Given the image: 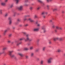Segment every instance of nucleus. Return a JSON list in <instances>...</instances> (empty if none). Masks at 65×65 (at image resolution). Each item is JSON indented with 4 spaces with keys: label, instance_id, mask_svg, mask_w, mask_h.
<instances>
[{
    "label": "nucleus",
    "instance_id": "16",
    "mask_svg": "<svg viewBox=\"0 0 65 65\" xmlns=\"http://www.w3.org/2000/svg\"><path fill=\"white\" fill-rule=\"evenodd\" d=\"M8 13H6L5 15V18H6L7 17H8Z\"/></svg>",
    "mask_w": 65,
    "mask_h": 65
},
{
    "label": "nucleus",
    "instance_id": "40",
    "mask_svg": "<svg viewBox=\"0 0 65 65\" xmlns=\"http://www.w3.org/2000/svg\"><path fill=\"white\" fill-rule=\"evenodd\" d=\"M63 38H60L59 39L60 40H62Z\"/></svg>",
    "mask_w": 65,
    "mask_h": 65
},
{
    "label": "nucleus",
    "instance_id": "36",
    "mask_svg": "<svg viewBox=\"0 0 65 65\" xmlns=\"http://www.w3.org/2000/svg\"><path fill=\"white\" fill-rule=\"evenodd\" d=\"M28 1H29V0H25V2L27 3V2H28Z\"/></svg>",
    "mask_w": 65,
    "mask_h": 65
},
{
    "label": "nucleus",
    "instance_id": "7",
    "mask_svg": "<svg viewBox=\"0 0 65 65\" xmlns=\"http://www.w3.org/2000/svg\"><path fill=\"white\" fill-rule=\"evenodd\" d=\"M45 28L44 27V26H43L42 27V29H43V30L44 33L46 32V30H45Z\"/></svg>",
    "mask_w": 65,
    "mask_h": 65
},
{
    "label": "nucleus",
    "instance_id": "46",
    "mask_svg": "<svg viewBox=\"0 0 65 65\" xmlns=\"http://www.w3.org/2000/svg\"><path fill=\"white\" fill-rule=\"evenodd\" d=\"M54 41H56V40H57L56 39V38H55L54 39Z\"/></svg>",
    "mask_w": 65,
    "mask_h": 65
},
{
    "label": "nucleus",
    "instance_id": "5",
    "mask_svg": "<svg viewBox=\"0 0 65 65\" xmlns=\"http://www.w3.org/2000/svg\"><path fill=\"white\" fill-rule=\"evenodd\" d=\"M17 8L19 10H22L23 9V6H21L18 7Z\"/></svg>",
    "mask_w": 65,
    "mask_h": 65
},
{
    "label": "nucleus",
    "instance_id": "13",
    "mask_svg": "<svg viewBox=\"0 0 65 65\" xmlns=\"http://www.w3.org/2000/svg\"><path fill=\"white\" fill-rule=\"evenodd\" d=\"M39 30V29L38 28H34V31H38Z\"/></svg>",
    "mask_w": 65,
    "mask_h": 65
},
{
    "label": "nucleus",
    "instance_id": "45",
    "mask_svg": "<svg viewBox=\"0 0 65 65\" xmlns=\"http://www.w3.org/2000/svg\"><path fill=\"white\" fill-rule=\"evenodd\" d=\"M37 60L38 61H39V58H37Z\"/></svg>",
    "mask_w": 65,
    "mask_h": 65
},
{
    "label": "nucleus",
    "instance_id": "22",
    "mask_svg": "<svg viewBox=\"0 0 65 65\" xmlns=\"http://www.w3.org/2000/svg\"><path fill=\"white\" fill-rule=\"evenodd\" d=\"M23 39H25V38H21L20 39V41H22V40H23Z\"/></svg>",
    "mask_w": 65,
    "mask_h": 65
},
{
    "label": "nucleus",
    "instance_id": "31",
    "mask_svg": "<svg viewBox=\"0 0 65 65\" xmlns=\"http://www.w3.org/2000/svg\"><path fill=\"white\" fill-rule=\"evenodd\" d=\"M34 53H31V56L32 57H33V56H34Z\"/></svg>",
    "mask_w": 65,
    "mask_h": 65
},
{
    "label": "nucleus",
    "instance_id": "52",
    "mask_svg": "<svg viewBox=\"0 0 65 65\" xmlns=\"http://www.w3.org/2000/svg\"><path fill=\"white\" fill-rule=\"evenodd\" d=\"M32 39H29V41H32Z\"/></svg>",
    "mask_w": 65,
    "mask_h": 65
},
{
    "label": "nucleus",
    "instance_id": "56",
    "mask_svg": "<svg viewBox=\"0 0 65 65\" xmlns=\"http://www.w3.org/2000/svg\"><path fill=\"white\" fill-rule=\"evenodd\" d=\"M39 41V40L38 39V40H37V42H38V41Z\"/></svg>",
    "mask_w": 65,
    "mask_h": 65
},
{
    "label": "nucleus",
    "instance_id": "29",
    "mask_svg": "<svg viewBox=\"0 0 65 65\" xmlns=\"http://www.w3.org/2000/svg\"><path fill=\"white\" fill-rule=\"evenodd\" d=\"M12 36V34H10L9 35V37H11Z\"/></svg>",
    "mask_w": 65,
    "mask_h": 65
},
{
    "label": "nucleus",
    "instance_id": "20",
    "mask_svg": "<svg viewBox=\"0 0 65 65\" xmlns=\"http://www.w3.org/2000/svg\"><path fill=\"white\" fill-rule=\"evenodd\" d=\"M61 52V50L60 49H59L57 50V52L58 53H60V52Z\"/></svg>",
    "mask_w": 65,
    "mask_h": 65
},
{
    "label": "nucleus",
    "instance_id": "30",
    "mask_svg": "<svg viewBox=\"0 0 65 65\" xmlns=\"http://www.w3.org/2000/svg\"><path fill=\"white\" fill-rule=\"evenodd\" d=\"M57 8H55V9H54L53 10L54 11H56V10H57Z\"/></svg>",
    "mask_w": 65,
    "mask_h": 65
},
{
    "label": "nucleus",
    "instance_id": "23",
    "mask_svg": "<svg viewBox=\"0 0 65 65\" xmlns=\"http://www.w3.org/2000/svg\"><path fill=\"white\" fill-rule=\"evenodd\" d=\"M43 63V61L41 60L40 62V64L41 65H42Z\"/></svg>",
    "mask_w": 65,
    "mask_h": 65
},
{
    "label": "nucleus",
    "instance_id": "44",
    "mask_svg": "<svg viewBox=\"0 0 65 65\" xmlns=\"http://www.w3.org/2000/svg\"><path fill=\"white\" fill-rule=\"evenodd\" d=\"M22 33H23V34H25V35L26 34V32H23Z\"/></svg>",
    "mask_w": 65,
    "mask_h": 65
},
{
    "label": "nucleus",
    "instance_id": "32",
    "mask_svg": "<svg viewBox=\"0 0 65 65\" xmlns=\"http://www.w3.org/2000/svg\"><path fill=\"white\" fill-rule=\"evenodd\" d=\"M29 9L30 10H32V9H33V7H30L29 8Z\"/></svg>",
    "mask_w": 65,
    "mask_h": 65
},
{
    "label": "nucleus",
    "instance_id": "39",
    "mask_svg": "<svg viewBox=\"0 0 65 65\" xmlns=\"http://www.w3.org/2000/svg\"><path fill=\"white\" fill-rule=\"evenodd\" d=\"M35 18H37V16L36 15H35Z\"/></svg>",
    "mask_w": 65,
    "mask_h": 65
},
{
    "label": "nucleus",
    "instance_id": "17",
    "mask_svg": "<svg viewBox=\"0 0 65 65\" xmlns=\"http://www.w3.org/2000/svg\"><path fill=\"white\" fill-rule=\"evenodd\" d=\"M24 50H25V51H27L28 50H29V48L28 47H25L24 48Z\"/></svg>",
    "mask_w": 65,
    "mask_h": 65
},
{
    "label": "nucleus",
    "instance_id": "50",
    "mask_svg": "<svg viewBox=\"0 0 65 65\" xmlns=\"http://www.w3.org/2000/svg\"><path fill=\"white\" fill-rule=\"evenodd\" d=\"M12 28L13 29H15V27H12Z\"/></svg>",
    "mask_w": 65,
    "mask_h": 65
},
{
    "label": "nucleus",
    "instance_id": "25",
    "mask_svg": "<svg viewBox=\"0 0 65 65\" xmlns=\"http://www.w3.org/2000/svg\"><path fill=\"white\" fill-rule=\"evenodd\" d=\"M21 43H22L21 42H20L19 43H18L17 44V46H19V45H20V44H21Z\"/></svg>",
    "mask_w": 65,
    "mask_h": 65
},
{
    "label": "nucleus",
    "instance_id": "48",
    "mask_svg": "<svg viewBox=\"0 0 65 65\" xmlns=\"http://www.w3.org/2000/svg\"><path fill=\"white\" fill-rule=\"evenodd\" d=\"M26 20H28V19H27L26 18H25V19H24V21H26Z\"/></svg>",
    "mask_w": 65,
    "mask_h": 65
},
{
    "label": "nucleus",
    "instance_id": "51",
    "mask_svg": "<svg viewBox=\"0 0 65 65\" xmlns=\"http://www.w3.org/2000/svg\"><path fill=\"white\" fill-rule=\"evenodd\" d=\"M51 43H52V42L50 41L49 42V44H51Z\"/></svg>",
    "mask_w": 65,
    "mask_h": 65
},
{
    "label": "nucleus",
    "instance_id": "28",
    "mask_svg": "<svg viewBox=\"0 0 65 65\" xmlns=\"http://www.w3.org/2000/svg\"><path fill=\"white\" fill-rule=\"evenodd\" d=\"M13 4H12L10 6V8H11L12 7H13Z\"/></svg>",
    "mask_w": 65,
    "mask_h": 65
},
{
    "label": "nucleus",
    "instance_id": "19",
    "mask_svg": "<svg viewBox=\"0 0 65 65\" xmlns=\"http://www.w3.org/2000/svg\"><path fill=\"white\" fill-rule=\"evenodd\" d=\"M45 48H46V47H43L42 48V50L43 51H45Z\"/></svg>",
    "mask_w": 65,
    "mask_h": 65
},
{
    "label": "nucleus",
    "instance_id": "34",
    "mask_svg": "<svg viewBox=\"0 0 65 65\" xmlns=\"http://www.w3.org/2000/svg\"><path fill=\"white\" fill-rule=\"evenodd\" d=\"M30 16L29 15H26L25 16V17H30Z\"/></svg>",
    "mask_w": 65,
    "mask_h": 65
},
{
    "label": "nucleus",
    "instance_id": "57",
    "mask_svg": "<svg viewBox=\"0 0 65 65\" xmlns=\"http://www.w3.org/2000/svg\"><path fill=\"white\" fill-rule=\"evenodd\" d=\"M0 13L1 14H2V11H1Z\"/></svg>",
    "mask_w": 65,
    "mask_h": 65
},
{
    "label": "nucleus",
    "instance_id": "9",
    "mask_svg": "<svg viewBox=\"0 0 65 65\" xmlns=\"http://www.w3.org/2000/svg\"><path fill=\"white\" fill-rule=\"evenodd\" d=\"M38 1L40 3H42L44 5V3L42 1H41V0H38Z\"/></svg>",
    "mask_w": 65,
    "mask_h": 65
},
{
    "label": "nucleus",
    "instance_id": "12",
    "mask_svg": "<svg viewBox=\"0 0 65 65\" xmlns=\"http://www.w3.org/2000/svg\"><path fill=\"white\" fill-rule=\"evenodd\" d=\"M18 55H19V56H20L21 57H23V54L20 53H18Z\"/></svg>",
    "mask_w": 65,
    "mask_h": 65
},
{
    "label": "nucleus",
    "instance_id": "35",
    "mask_svg": "<svg viewBox=\"0 0 65 65\" xmlns=\"http://www.w3.org/2000/svg\"><path fill=\"white\" fill-rule=\"evenodd\" d=\"M7 42L9 43H10V42H11V41L10 40H8L7 41Z\"/></svg>",
    "mask_w": 65,
    "mask_h": 65
},
{
    "label": "nucleus",
    "instance_id": "18",
    "mask_svg": "<svg viewBox=\"0 0 65 65\" xmlns=\"http://www.w3.org/2000/svg\"><path fill=\"white\" fill-rule=\"evenodd\" d=\"M60 27L58 26H56V28L57 29V30H59V28Z\"/></svg>",
    "mask_w": 65,
    "mask_h": 65
},
{
    "label": "nucleus",
    "instance_id": "63",
    "mask_svg": "<svg viewBox=\"0 0 65 65\" xmlns=\"http://www.w3.org/2000/svg\"><path fill=\"white\" fill-rule=\"evenodd\" d=\"M28 45H30V44H28Z\"/></svg>",
    "mask_w": 65,
    "mask_h": 65
},
{
    "label": "nucleus",
    "instance_id": "64",
    "mask_svg": "<svg viewBox=\"0 0 65 65\" xmlns=\"http://www.w3.org/2000/svg\"><path fill=\"white\" fill-rule=\"evenodd\" d=\"M4 65H6V64H4Z\"/></svg>",
    "mask_w": 65,
    "mask_h": 65
},
{
    "label": "nucleus",
    "instance_id": "58",
    "mask_svg": "<svg viewBox=\"0 0 65 65\" xmlns=\"http://www.w3.org/2000/svg\"><path fill=\"white\" fill-rule=\"evenodd\" d=\"M1 54H2V53L1 52H0V55H1Z\"/></svg>",
    "mask_w": 65,
    "mask_h": 65
},
{
    "label": "nucleus",
    "instance_id": "2",
    "mask_svg": "<svg viewBox=\"0 0 65 65\" xmlns=\"http://www.w3.org/2000/svg\"><path fill=\"white\" fill-rule=\"evenodd\" d=\"M53 59V58L52 57H50L47 60V63H52V60Z\"/></svg>",
    "mask_w": 65,
    "mask_h": 65
},
{
    "label": "nucleus",
    "instance_id": "59",
    "mask_svg": "<svg viewBox=\"0 0 65 65\" xmlns=\"http://www.w3.org/2000/svg\"><path fill=\"white\" fill-rule=\"evenodd\" d=\"M43 18H45V16H43Z\"/></svg>",
    "mask_w": 65,
    "mask_h": 65
},
{
    "label": "nucleus",
    "instance_id": "27",
    "mask_svg": "<svg viewBox=\"0 0 65 65\" xmlns=\"http://www.w3.org/2000/svg\"><path fill=\"white\" fill-rule=\"evenodd\" d=\"M24 26L25 27H27V26H28V24H24Z\"/></svg>",
    "mask_w": 65,
    "mask_h": 65
},
{
    "label": "nucleus",
    "instance_id": "62",
    "mask_svg": "<svg viewBox=\"0 0 65 65\" xmlns=\"http://www.w3.org/2000/svg\"><path fill=\"white\" fill-rule=\"evenodd\" d=\"M50 22H52V20H50Z\"/></svg>",
    "mask_w": 65,
    "mask_h": 65
},
{
    "label": "nucleus",
    "instance_id": "6",
    "mask_svg": "<svg viewBox=\"0 0 65 65\" xmlns=\"http://www.w3.org/2000/svg\"><path fill=\"white\" fill-rule=\"evenodd\" d=\"M28 21H29L30 22H31V23H33V22H34L35 21L34 20H32L31 18H29L28 19Z\"/></svg>",
    "mask_w": 65,
    "mask_h": 65
},
{
    "label": "nucleus",
    "instance_id": "26",
    "mask_svg": "<svg viewBox=\"0 0 65 65\" xmlns=\"http://www.w3.org/2000/svg\"><path fill=\"white\" fill-rule=\"evenodd\" d=\"M7 47H4L3 48V50L4 51L6 50H7Z\"/></svg>",
    "mask_w": 65,
    "mask_h": 65
},
{
    "label": "nucleus",
    "instance_id": "43",
    "mask_svg": "<svg viewBox=\"0 0 65 65\" xmlns=\"http://www.w3.org/2000/svg\"><path fill=\"white\" fill-rule=\"evenodd\" d=\"M1 53H2V54H4V53H5V51H3L2 52H1Z\"/></svg>",
    "mask_w": 65,
    "mask_h": 65
},
{
    "label": "nucleus",
    "instance_id": "8",
    "mask_svg": "<svg viewBox=\"0 0 65 65\" xmlns=\"http://www.w3.org/2000/svg\"><path fill=\"white\" fill-rule=\"evenodd\" d=\"M13 1H16V4H18L19 2V0H13Z\"/></svg>",
    "mask_w": 65,
    "mask_h": 65
},
{
    "label": "nucleus",
    "instance_id": "53",
    "mask_svg": "<svg viewBox=\"0 0 65 65\" xmlns=\"http://www.w3.org/2000/svg\"><path fill=\"white\" fill-rule=\"evenodd\" d=\"M62 13H64V11H62Z\"/></svg>",
    "mask_w": 65,
    "mask_h": 65
},
{
    "label": "nucleus",
    "instance_id": "61",
    "mask_svg": "<svg viewBox=\"0 0 65 65\" xmlns=\"http://www.w3.org/2000/svg\"><path fill=\"white\" fill-rule=\"evenodd\" d=\"M55 32H57V30H55Z\"/></svg>",
    "mask_w": 65,
    "mask_h": 65
},
{
    "label": "nucleus",
    "instance_id": "37",
    "mask_svg": "<svg viewBox=\"0 0 65 65\" xmlns=\"http://www.w3.org/2000/svg\"><path fill=\"white\" fill-rule=\"evenodd\" d=\"M59 30H62V28L61 27H59Z\"/></svg>",
    "mask_w": 65,
    "mask_h": 65
},
{
    "label": "nucleus",
    "instance_id": "15",
    "mask_svg": "<svg viewBox=\"0 0 65 65\" xmlns=\"http://www.w3.org/2000/svg\"><path fill=\"white\" fill-rule=\"evenodd\" d=\"M33 48H34L33 46H31L29 48V49L30 50H33Z\"/></svg>",
    "mask_w": 65,
    "mask_h": 65
},
{
    "label": "nucleus",
    "instance_id": "42",
    "mask_svg": "<svg viewBox=\"0 0 65 65\" xmlns=\"http://www.w3.org/2000/svg\"><path fill=\"white\" fill-rule=\"evenodd\" d=\"M55 27V25H53L52 26V27L53 28H54Z\"/></svg>",
    "mask_w": 65,
    "mask_h": 65
},
{
    "label": "nucleus",
    "instance_id": "10",
    "mask_svg": "<svg viewBox=\"0 0 65 65\" xmlns=\"http://www.w3.org/2000/svg\"><path fill=\"white\" fill-rule=\"evenodd\" d=\"M1 4L3 6H5L6 5V3H5L4 2H2L1 3Z\"/></svg>",
    "mask_w": 65,
    "mask_h": 65
},
{
    "label": "nucleus",
    "instance_id": "21",
    "mask_svg": "<svg viewBox=\"0 0 65 65\" xmlns=\"http://www.w3.org/2000/svg\"><path fill=\"white\" fill-rule=\"evenodd\" d=\"M16 14H17V12H14L13 15V17H15L16 15Z\"/></svg>",
    "mask_w": 65,
    "mask_h": 65
},
{
    "label": "nucleus",
    "instance_id": "41",
    "mask_svg": "<svg viewBox=\"0 0 65 65\" xmlns=\"http://www.w3.org/2000/svg\"><path fill=\"white\" fill-rule=\"evenodd\" d=\"M8 0H5V3H6L7 2V1H8Z\"/></svg>",
    "mask_w": 65,
    "mask_h": 65
},
{
    "label": "nucleus",
    "instance_id": "60",
    "mask_svg": "<svg viewBox=\"0 0 65 65\" xmlns=\"http://www.w3.org/2000/svg\"><path fill=\"white\" fill-rule=\"evenodd\" d=\"M52 0H49V1H52Z\"/></svg>",
    "mask_w": 65,
    "mask_h": 65
},
{
    "label": "nucleus",
    "instance_id": "1",
    "mask_svg": "<svg viewBox=\"0 0 65 65\" xmlns=\"http://www.w3.org/2000/svg\"><path fill=\"white\" fill-rule=\"evenodd\" d=\"M13 51H9L8 52L9 55H10V57L11 58H13V57H14L15 58H16V57L15 56H14V55H11L12 53H13Z\"/></svg>",
    "mask_w": 65,
    "mask_h": 65
},
{
    "label": "nucleus",
    "instance_id": "54",
    "mask_svg": "<svg viewBox=\"0 0 65 65\" xmlns=\"http://www.w3.org/2000/svg\"><path fill=\"white\" fill-rule=\"evenodd\" d=\"M47 2H49L50 1V0H46Z\"/></svg>",
    "mask_w": 65,
    "mask_h": 65
},
{
    "label": "nucleus",
    "instance_id": "11",
    "mask_svg": "<svg viewBox=\"0 0 65 65\" xmlns=\"http://www.w3.org/2000/svg\"><path fill=\"white\" fill-rule=\"evenodd\" d=\"M36 24H37V27H39L40 26V24H38V22H36Z\"/></svg>",
    "mask_w": 65,
    "mask_h": 65
},
{
    "label": "nucleus",
    "instance_id": "33",
    "mask_svg": "<svg viewBox=\"0 0 65 65\" xmlns=\"http://www.w3.org/2000/svg\"><path fill=\"white\" fill-rule=\"evenodd\" d=\"M40 8V7H38L37 8V10H39Z\"/></svg>",
    "mask_w": 65,
    "mask_h": 65
},
{
    "label": "nucleus",
    "instance_id": "24",
    "mask_svg": "<svg viewBox=\"0 0 65 65\" xmlns=\"http://www.w3.org/2000/svg\"><path fill=\"white\" fill-rule=\"evenodd\" d=\"M47 12H43L42 14H47Z\"/></svg>",
    "mask_w": 65,
    "mask_h": 65
},
{
    "label": "nucleus",
    "instance_id": "49",
    "mask_svg": "<svg viewBox=\"0 0 65 65\" xmlns=\"http://www.w3.org/2000/svg\"><path fill=\"white\" fill-rule=\"evenodd\" d=\"M50 6H49V5H47L46 6V7H47L48 8V7H49Z\"/></svg>",
    "mask_w": 65,
    "mask_h": 65
},
{
    "label": "nucleus",
    "instance_id": "14",
    "mask_svg": "<svg viewBox=\"0 0 65 65\" xmlns=\"http://www.w3.org/2000/svg\"><path fill=\"white\" fill-rule=\"evenodd\" d=\"M7 32V29H6L4 31V35H5V34Z\"/></svg>",
    "mask_w": 65,
    "mask_h": 65
},
{
    "label": "nucleus",
    "instance_id": "55",
    "mask_svg": "<svg viewBox=\"0 0 65 65\" xmlns=\"http://www.w3.org/2000/svg\"><path fill=\"white\" fill-rule=\"evenodd\" d=\"M18 22L20 21V20L19 19H18Z\"/></svg>",
    "mask_w": 65,
    "mask_h": 65
},
{
    "label": "nucleus",
    "instance_id": "3",
    "mask_svg": "<svg viewBox=\"0 0 65 65\" xmlns=\"http://www.w3.org/2000/svg\"><path fill=\"white\" fill-rule=\"evenodd\" d=\"M30 36L28 34L26 35V37L27 38L25 40V41L26 42L27 41L30 40V39H29V37Z\"/></svg>",
    "mask_w": 65,
    "mask_h": 65
},
{
    "label": "nucleus",
    "instance_id": "38",
    "mask_svg": "<svg viewBox=\"0 0 65 65\" xmlns=\"http://www.w3.org/2000/svg\"><path fill=\"white\" fill-rule=\"evenodd\" d=\"M26 59H28V58H29V56L27 55H26Z\"/></svg>",
    "mask_w": 65,
    "mask_h": 65
},
{
    "label": "nucleus",
    "instance_id": "4",
    "mask_svg": "<svg viewBox=\"0 0 65 65\" xmlns=\"http://www.w3.org/2000/svg\"><path fill=\"white\" fill-rule=\"evenodd\" d=\"M8 20H9V25H11L12 24V21L11 20V17H9L8 18Z\"/></svg>",
    "mask_w": 65,
    "mask_h": 65
},
{
    "label": "nucleus",
    "instance_id": "47",
    "mask_svg": "<svg viewBox=\"0 0 65 65\" xmlns=\"http://www.w3.org/2000/svg\"><path fill=\"white\" fill-rule=\"evenodd\" d=\"M56 40H58V39H59V38H56Z\"/></svg>",
    "mask_w": 65,
    "mask_h": 65
}]
</instances>
